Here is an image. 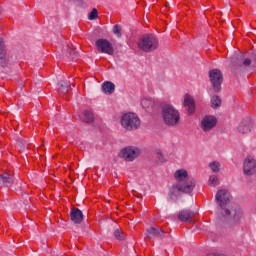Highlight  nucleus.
<instances>
[{"label": "nucleus", "mask_w": 256, "mask_h": 256, "mask_svg": "<svg viewBox=\"0 0 256 256\" xmlns=\"http://www.w3.org/2000/svg\"><path fill=\"white\" fill-rule=\"evenodd\" d=\"M231 192L227 189H220L215 195V201L220 210L216 214L218 223H239L243 219V210L231 205Z\"/></svg>", "instance_id": "1"}, {"label": "nucleus", "mask_w": 256, "mask_h": 256, "mask_svg": "<svg viewBox=\"0 0 256 256\" xmlns=\"http://www.w3.org/2000/svg\"><path fill=\"white\" fill-rule=\"evenodd\" d=\"M175 183L168 189V197L171 201H177L182 193H193L197 182L189 175L186 169H178L174 173Z\"/></svg>", "instance_id": "2"}, {"label": "nucleus", "mask_w": 256, "mask_h": 256, "mask_svg": "<svg viewBox=\"0 0 256 256\" xmlns=\"http://www.w3.org/2000/svg\"><path fill=\"white\" fill-rule=\"evenodd\" d=\"M162 121L167 127H177L181 121V113L172 104H164L161 110Z\"/></svg>", "instance_id": "3"}, {"label": "nucleus", "mask_w": 256, "mask_h": 256, "mask_svg": "<svg viewBox=\"0 0 256 256\" xmlns=\"http://www.w3.org/2000/svg\"><path fill=\"white\" fill-rule=\"evenodd\" d=\"M138 49L144 53H153L159 49V38L154 34H145L138 41Z\"/></svg>", "instance_id": "4"}, {"label": "nucleus", "mask_w": 256, "mask_h": 256, "mask_svg": "<svg viewBox=\"0 0 256 256\" xmlns=\"http://www.w3.org/2000/svg\"><path fill=\"white\" fill-rule=\"evenodd\" d=\"M121 125L126 131H137L141 127L139 116L133 112H128L121 117Z\"/></svg>", "instance_id": "5"}, {"label": "nucleus", "mask_w": 256, "mask_h": 256, "mask_svg": "<svg viewBox=\"0 0 256 256\" xmlns=\"http://www.w3.org/2000/svg\"><path fill=\"white\" fill-rule=\"evenodd\" d=\"M139 155H141V149L137 146H126L118 154L120 159H124L128 163H133L135 159L139 158Z\"/></svg>", "instance_id": "6"}, {"label": "nucleus", "mask_w": 256, "mask_h": 256, "mask_svg": "<svg viewBox=\"0 0 256 256\" xmlns=\"http://www.w3.org/2000/svg\"><path fill=\"white\" fill-rule=\"evenodd\" d=\"M95 45L98 53H104L105 55L115 54V48L113 47V44L105 38L96 40Z\"/></svg>", "instance_id": "7"}, {"label": "nucleus", "mask_w": 256, "mask_h": 256, "mask_svg": "<svg viewBox=\"0 0 256 256\" xmlns=\"http://www.w3.org/2000/svg\"><path fill=\"white\" fill-rule=\"evenodd\" d=\"M210 82L213 86V89L216 93L221 91V83H223V74L219 69H213L209 72Z\"/></svg>", "instance_id": "8"}, {"label": "nucleus", "mask_w": 256, "mask_h": 256, "mask_svg": "<svg viewBox=\"0 0 256 256\" xmlns=\"http://www.w3.org/2000/svg\"><path fill=\"white\" fill-rule=\"evenodd\" d=\"M13 65V60L9 55H7V51L5 50V43L3 39H0V70L1 69H9Z\"/></svg>", "instance_id": "9"}, {"label": "nucleus", "mask_w": 256, "mask_h": 256, "mask_svg": "<svg viewBox=\"0 0 256 256\" xmlns=\"http://www.w3.org/2000/svg\"><path fill=\"white\" fill-rule=\"evenodd\" d=\"M243 171L245 175H255L256 159L252 156L246 157L243 163Z\"/></svg>", "instance_id": "10"}, {"label": "nucleus", "mask_w": 256, "mask_h": 256, "mask_svg": "<svg viewBox=\"0 0 256 256\" xmlns=\"http://www.w3.org/2000/svg\"><path fill=\"white\" fill-rule=\"evenodd\" d=\"M215 125H217V118L215 116H204L201 121V127L205 133L214 129Z\"/></svg>", "instance_id": "11"}, {"label": "nucleus", "mask_w": 256, "mask_h": 256, "mask_svg": "<svg viewBox=\"0 0 256 256\" xmlns=\"http://www.w3.org/2000/svg\"><path fill=\"white\" fill-rule=\"evenodd\" d=\"M145 235L148 237V239H155V237H158L159 239H165V231H163L161 227H150L146 230Z\"/></svg>", "instance_id": "12"}, {"label": "nucleus", "mask_w": 256, "mask_h": 256, "mask_svg": "<svg viewBox=\"0 0 256 256\" xmlns=\"http://www.w3.org/2000/svg\"><path fill=\"white\" fill-rule=\"evenodd\" d=\"M193 217H195V212L191 210H181L178 213V219L182 223H193Z\"/></svg>", "instance_id": "13"}, {"label": "nucleus", "mask_w": 256, "mask_h": 256, "mask_svg": "<svg viewBox=\"0 0 256 256\" xmlns=\"http://www.w3.org/2000/svg\"><path fill=\"white\" fill-rule=\"evenodd\" d=\"M183 105L187 108V113L193 115L195 113V99L189 94L184 95Z\"/></svg>", "instance_id": "14"}, {"label": "nucleus", "mask_w": 256, "mask_h": 256, "mask_svg": "<svg viewBox=\"0 0 256 256\" xmlns=\"http://www.w3.org/2000/svg\"><path fill=\"white\" fill-rule=\"evenodd\" d=\"M251 129H253V125L251 124L250 119L242 120L237 127V131L238 133H241V135H246V133H251Z\"/></svg>", "instance_id": "15"}, {"label": "nucleus", "mask_w": 256, "mask_h": 256, "mask_svg": "<svg viewBox=\"0 0 256 256\" xmlns=\"http://www.w3.org/2000/svg\"><path fill=\"white\" fill-rule=\"evenodd\" d=\"M70 219L75 225L83 223V212L79 208H72L70 211Z\"/></svg>", "instance_id": "16"}, {"label": "nucleus", "mask_w": 256, "mask_h": 256, "mask_svg": "<svg viewBox=\"0 0 256 256\" xmlns=\"http://www.w3.org/2000/svg\"><path fill=\"white\" fill-rule=\"evenodd\" d=\"M15 180H13V176L11 174L4 172L0 174V185L3 187H13Z\"/></svg>", "instance_id": "17"}, {"label": "nucleus", "mask_w": 256, "mask_h": 256, "mask_svg": "<svg viewBox=\"0 0 256 256\" xmlns=\"http://www.w3.org/2000/svg\"><path fill=\"white\" fill-rule=\"evenodd\" d=\"M155 105H158V102L155 98H143L141 100V106L143 109H153Z\"/></svg>", "instance_id": "18"}, {"label": "nucleus", "mask_w": 256, "mask_h": 256, "mask_svg": "<svg viewBox=\"0 0 256 256\" xmlns=\"http://www.w3.org/2000/svg\"><path fill=\"white\" fill-rule=\"evenodd\" d=\"M102 91L106 95H111L112 93H115V84L113 82L106 81L102 84Z\"/></svg>", "instance_id": "19"}, {"label": "nucleus", "mask_w": 256, "mask_h": 256, "mask_svg": "<svg viewBox=\"0 0 256 256\" xmlns=\"http://www.w3.org/2000/svg\"><path fill=\"white\" fill-rule=\"evenodd\" d=\"M70 85L67 84V82L65 81H60L58 84H57V90H58V93H62V95H65V93H69V89H70Z\"/></svg>", "instance_id": "20"}, {"label": "nucleus", "mask_w": 256, "mask_h": 256, "mask_svg": "<svg viewBox=\"0 0 256 256\" xmlns=\"http://www.w3.org/2000/svg\"><path fill=\"white\" fill-rule=\"evenodd\" d=\"M82 121L84 123H93V121H95V116L93 115V111L92 110L84 111Z\"/></svg>", "instance_id": "21"}, {"label": "nucleus", "mask_w": 256, "mask_h": 256, "mask_svg": "<svg viewBox=\"0 0 256 256\" xmlns=\"http://www.w3.org/2000/svg\"><path fill=\"white\" fill-rule=\"evenodd\" d=\"M211 107L212 109H219L221 107V97L215 95L211 98Z\"/></svg>", "instance_id": "22"}, {"label": "nucleus", "mask_w": 256, "mask_h": 256, "mask_svg": "<svg viewBox=\"0 0 256 256\" xmlns=\"http://www.w3.org/2000/svg\"><path fill=\"white\" fill-rule=\"evenodd\" d=\"M209 167L213 173H219L221 171V163L214 161L209 164Z\"/></svg>", "instance_id": "23"}, {"label": "nucleus", "mask_w": 256, "mask_h": 256, "mask_svg": "<svg viewBox=\"0 0 256 256\" xmlns=\"http://www.w3.org/2000/svg\"><path fill=\"white\" fill-rule=\"evenodd\" d=\"M114 237L115 239H118V241H123V239H125V234H123L121 228H118L114 231Z\"/></svg>", "instance_id": "24"}, {"label": "nucleus", "mask_w": 256, "mask_h": 256, "mask_svg": "<svg viewBox=\"0 0 256 256\" xmlns=\"http://www.w3.org/2000/svg\"><path fill=\"white\" fill-rule=\"evenodd\" d=\"M208 183L209 185H212V187H216V185H219V177H217V175H211Z\"/></svg>", "instance_id": "25"}, {"label": "nucleus", "mask_w": 256, "mask_h": 256, "mask_svg": "<svg viewBox=\"0 0 256 256\" xmlns=\"http://www.w3.org/2000/svg\"><path fill=\"white\" fill-rule=\"evenodd\" d=\"M230 61L232 65H241V56H239V54H235Z\"/></svg>", "instance_id": "26"}, {"label": "nucleus", "mask_w": 256, "mask_h": 256, "mask_svg": "<svg viewBox=\"0 0 256 256\" xmlns=\"http://www.w3.org/2000/svg\"><path fill=\"white\" fill-rule=\"evenodd\" d=\"M97 17H99V12H97V9H92V11L89 13L88 19L90 21H93L95 19H97Z\"/></svg>", "instance_id": "27"}, {"label": "nucleus", "mask_w": 256, "mask_h": 256, "mask_svg": "<svg viewBox=\"0 0 256 256\" xmlns=\"http://www.w3.org/2000/svg\"><path fill=\"white\" fill-rule=\"evenodd\" d=\"M156 157L158 159V161H160V163H165V161H167V159H165V156H163V152H161V150H156Z\"/></svg>", "instance_id": "28"}, {"label": "nucleus", "mask_w": 256, "mask_h": 256, "mask_svg": "<svg viewBox=\"0 0 256 256\" xmlns=\"http://www.w3.org/2000/svg\"><path fill=\"white\" fill-rule=\"evenodd\" d=\"M113 33L116 35V37H121V26L119 24L114 25L113 27Z\"/></svg>", "instance_id": "29"}, {"label": "nucleus", "mask_w": 256, "mask_h": 256, "mask_svg": "<svg viewBox=\"0 0 256 256\" xmlns=\"http://www.w3.org/2000/svg\"><path fill=\"white\" fill-rule=\"evenodd\" d=\"M68 53H69L70 57H72V59H75V57L78 56L77 52H75V50L73 48H68Z\"/></svg>", "instance_id": "30"}, {"label": "nucleus", "mask_w": 256, "mask_h": 256, "mask_svg": "<svg viewBox=\"0 0 256 256\" xmlns=\"http://www.w3.org/2000/svg\"><path fill=\"white\" fill-rule=\"evenodd\" d=\"M242 65H244V67H249V65H251V59L245 58L242 62Z\"/></svg>", "instance_id": "31"}, {"label": "nucleus", "mask_w": 256, "mask_h": 256, "mask_svg": "<svg viewBox=\"0 0 256 256\" xmlns=\"http://www.w3.org/2000/svg\"><path fill=\"white\" fill-rule=\"evenodd\" d=\"M208 256H225V255H223V254H210Z\"/></svg>", "instance_id": "32"}]
</instances>
